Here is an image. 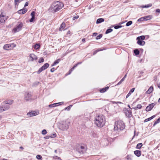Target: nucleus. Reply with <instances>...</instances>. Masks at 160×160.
Segmentation results:
<instances>
[{"label": "nucleus", "instance_id": "nucleus-28", "mask_svg": "<svg viewBox=\"0 0 160 160\" xmlns=\"http://www.w3.org/2000/svg\"><path fill=\"white\" fill-rule=\"evenodd\" d=\"M134 52L136 55H138L139 54V51L138 49L134 50Z\"/></svg>", "mask_w": 160, "mask_h": 160}, {"label": "nucleus", "instance_id": "nucleus-52", "mask_svg": "<svg viewBox=\"0 0 160 160\" xmlns=\"http://www.w3.org/2000/svg\"><path fill=\"white\" fill-rule=\"evenodd\" d=\"M63 103V102H61L56 103V105H57V106H59V105H61L62 103Z\"/></svg>", "mask_w": 160, "mask_h": 160}, {"label": "nucleus", "instance_id": "nucleus-45", "mask_svg": "<svg viewBox=\"0 0 160 160\" xmlns=\"http://www.w3.org/2000/svg\"><path fill=\"white\" fill-rule=\"evenodd\" d=\"M122 26L121 25H116L114 26V28L115 29H118L122 27Z\"/></svg>", "mask_w": 160, "mask_h": 160}, {"label": "nucleus", "instance_id": "nucleus-43", "mask_svg": "<svg viewBox=\"0 0 160 160\" xmlns=\"http://www.w3.org/2000/svg\"><path fill=\"white\" fill-rule=\"evenodd\" d=\"M72 106V105H70L69 106L66 107L65 109V110H68L69 111L70 110L71 107Z\"/></svg>", "mask_w": 160, "mask_h": 160}, {"label": "nucleus", "instance_id": "nucleus-23", "mask_svg": "<svg viewBox=\"0 0 160 160\" xmlns=\"http://www.w3.org/2000/svg\"><path fill=\"white\" fill-rule=\"evenodd\" d=\"M142 106L140 104H138L137 105L136 107H133V108L135 110H136L138 109H140L142 108Z\"/></svg>", "mask_w": 160, "mask_h": 160}, {"label": "nucleus", "instance_id": "nucleus-17", "mask_svg": "<svg viewBox=\"0 0 160 160\" xmlns=\"http://www.w3.org/2000/svg\"><path fill=\"white\" fill-rule=\"evenodd\" d=\"M66 26L64 22H63L61 24L59 30V31H62L65 28Z\"/></svg>", "mask_w": 160, "mask_h": 160}, {"label": "nucleus", "instance_id": "nucleus-49", "mask_svg": "<svg viewBox=\"0 0 160 160\" xmlns=\"http://www.w3.org/2000/svg\"><path fill=\"white\" fill-rule=\"evenodd\" d=\"M35 19V18L32 17V18L30 19L29 21L30 22H32Z\"/></svg>", "mask_w": 160, "mask_h": 160}, {"label": "nucleus", "instance_id": "nucleus-60", "mask_svg": "<svg viewBox=\"0 0 160 160\" xmlns=\"http://www.w3.org/2000/svg\"><path fill=\"white\" fill-rule=\"evenodd\" d=\"M158 87L160 88V82H158Z\"/></svg>", "mask_w": 160, "mask_h": 160}, {"label": "nucleus", "instance_id": "nucleus-25", "mask_svg": "<svg viewBox=\"0 0 160 160\" xmlns=\"http://www.w3.org/2000/svg\"><path fill=\"white\" fill-rule=\"evenodd\" d=\"M7 104H8L9 105L12 104L13 102V101L12 100H8L7 101H4Z\"/></svg>", "mask_w": 160, "mask_h": 160}, {"label": "nucleus", "instance_id": "nucleus-36", "mask_svg": "<svg viewBox=\"0 0 160 160\" xmlns=\"http://www.w3.org/2000/svg\"><path fill=\"white\" fill-rule=\"evenodd\" d=\"M56 136V134L55 133H54L53 134H51L50 136V137L51 138H54Z\"/></svg>", "mask_w": 160, "mask_h": 160}, {"label": "nucleus", "instance_id": "nucleus-13", "mask_svg": "<svg viewBox=\"0 0 160 160\" xmlns=\"http://www.w3.org/2000/svg\"><path fill=\"white\" fill-rule=\"evenodd\" d=\"M30 57L31 58V61H33L34 60H36L37 59V56L33 53L30 54Z\"/></svg>", "mask_w": 160, "mask_h": 160}, {"label": "nucleus", "instance_id": "nucleus-59", "mask_svg": "<svg viewBox=\"0 0 160 160\" xmlns=\"http://www.w3.org/2000/svg\"><path fill=\"white\" fill-rule=\"evenodd\" d=\"M49 137H50V136H46L44 138L46 139H48Z\"/></svg>", "mask_w": 160, "mask_h": 160}, {"label": "nucleus", "instance_id": "nucleus-32", "mask_svg": "<svg viewBox=\"0 0 160 160\" xmlns=\"http://www.w3.org/2000/svg\"><path fill=\"white\" fill-rule=\"evenodd\" d=\"M40 46L39 44H36L34 45V48L36 49H38L40 48Z\"/></svg>", "mask_w": 160, "mask_h": 160}, {"label": "nucleus", "instance_id": "nucleus-18", "mask_svg": "<svg viewBox=\"0 0 160 160\" xmlns=\"http://www.w3.org/2000/svg\"><path fill=\"white\" fill-rule=\"evenodd\" d=\"M135 90V88H132L127 95L126 98H128L131 94V93L133 92Z\"/></svg>", "mask_w": 160, "mask_h": 160}, {"label": "nucleus", "instance_id": "nucleus-42", "mask_svg": "<svg viewBox=\"0 0 160 160\" xmlns=\"http://www.w3.org/2000/svg\"><path fill=\"white\" fill-rule=\"evenodd\" d=\"M35 12L34 11H32L31 14L32 17L35 18Z\"/></svg>", "mask_w": 160, "mask_h": 160}, {"label": "nucleus", "instance_id": "nucleus-64", "mask_svg": "<svg viewBox=\"0 0 160 160\" xmlns=\"http://www.w3.org/2000/svg\"><path fill=\"white\" fill-rule=\"evenodd\" d=\"M80 148L81 149H84V147L83 146H81L80 147Z\"/></svg>", "mask_w": 160, "mask_h": 160}, {"label": "nucleus", "instance_id": "nucleus-48", "mask_svg": "<svg viewBox=\"0 0 160 160\" xmlns=\"http://www.w3.org/2000/svg\"><path fill=\"white\" fill-rule=\"evenodd\" d=\"M144 21V19L143 18V17L141 18H139L138 20V22L142 21Z\"/></svg>", "mask_w": 160, "mask_h": 160}, {"label": "nucleus", "instance_id": "nucleus-3", "mask_svg": "<svg viewBox=\"0 0 160 160\" xmlns=\"http://www.w3.org/2000/svg\"><path fill=\"white\" fill-rule=\"evenodd\" d=\"M125 127V125L123 122L119 121L117 122V123L115 124L114 129L115 131L117 130L119 132V131L123 130Z\"/></svg>", "mask_w": 160, "mask_h": 160}, {"label": "nucleus", "instance_id": "nucleus-55", "mask_svg": "<svg viewBox=\"0 0 160 160\" xmlns=\"http://www.w3.org/2000/svg\"><path fill=\"white\" fill-rule=\"evenodd\" d=\"M156 12L160 13V9H157L156 10Z\"/></svg>", "mask_w": 160, "mask_h": 160}, {"label": "nucleus", "instance_id": "nucleus-62", "mask_svg": "<svg viewBox=\"0 0 160 160\" xmlns=\"http://www.w3.org/2000/svg\"><path fill=\"white\" fill-rule=\"evenodd\" d=\"M104 89H105V90H106V91L107 90L108 88H109V87H107L105 88H104Z\"/></svg>", "mask_w": 160, "mask_h": 160}, {"label": "nucleus", "instance_id": "nucleus-1", "mask_svg": "<svg viewBox=\"0 0 160 160\" xmlns=\"http://www.w3.org/2000/svg\"><path fill=\"white\" fill-rule=\"evenodd\" d=\"M106 121L104 116L99 115L95 118V123L99 127H102L105 124Z\"/></svg>", "mask_w": 160, "mask_h": 160}, {"label": "nucleus", "instance_id": "nucleus-63", "mask_svg": "<svg viewBox=\"0 0 160 160\" xmlns=\"http://www.w3.org/2000/svg\"><path fill=\"white\" fill-rule=\"evenodd\" d=\"M104 89H105V90H106V91L107 90L108 88H109V87H107L105 88H104Z\"/></svg>", "mask_w": 160, "mask_h": 160}, {"label": "nucleus", "instance_id": "nucleus-6", "mask_svg": "<svg viewBox=\"0 0 160 160\" xmlns=\"http://www.w3.org/2000/svg\"><path fill=\"white\" fill-rule=\"evenodd\" d=\"M23 26V24L22 22H18L16 27H15L12 30V32L15 33L18 32L21 30Z\"/></svg>", "mask_w": 160, "mask_h": 160}, {"label": "nucleus", "instance_id": "nucleus-40", "mask_svg": "<svg viewBox=\"0 0 160 160\" xmlns=\"http://www.w3.org/2000/svg\"><path fill=\"white\" fill-rule=\"evenodd\" d=\"M127 158L128 160H132V159L131 156L130 155H128Z\"/></svg>", "mask_w": 160, "mask_h": 160}, {"label": "nucleus", "instance_id": "nucleus-47", "mask_svg": "<svg viewBox=\"0 0 160 160\" xmlns=\"http://www.w3.org/2000/svg\"><path fill=\"white\" fill-rule=\"evenodd\" d=\"M105 91H106V90H105L104 88L101 89L100 90V92H102V93L104 92Z\"/></svg>", "mask_w": 160, "mask_h": 160}, {"label": "nucleus", "instance_id": "nucleus-57", "mask_svg": "<svg viewBox=\"0 0 160 160\" xmlns=\"http://www.w3.org/2000/svg\"><path fill=\"white\" fill-rule=\"evenodd\" d=\"M98 34V33L96 32H94L93 33V36H96Z\"/></svg>", "mask_w": 160, "mask_h": 160}, {"label": "nucleus", "instance_id": "nucleus-27", "mask_svg": "<svg viewBox=\"0 0 160 160\" xmlns=\"http://www.w3.org/2000/svg\"><path fill=\"white\" fill-rule=\"evenodd\" d=\"M142 143H139L137 144L136 148L137 149H140L141 148L142 146Z\"/></svg>", "mask_w": 160, "mask_h": 160}, {"label": "nucleus", "instance_id": "nucleus-4", "mask_svg": "<svg viewBox=\"0 0 160 160\" xmlns=\"http://www.w3.org/2000/svg\"><path fill=\"white\" fill-rule=\"evenodd\" d=\"M69 124L70 122L68 120L63 121L59 126V128L62 131L66 130L68 128Z\"/></svg>", "mask_w": 160, "mask_h": 160}, {"label": "nucleus", "instance_id": "nucleus-24", "mask_svg": "<svg viewBox=\"0 0 160 160\" xmlns=\"http://www.w3.org/2000/svg\"><path fill=\"white\" fill-rule=\"evenodd\" d=\"M152 6V4H149L148 5H143L141 6V7L142 8H148L150 7H151Z\"/></svg>", "mask_w": 160, "mask_h": 160}, {"label": "nucleus", "instance_id": "nucleus-29", "mask_svg": "<svg viewBox=\"0 0 160 160\" xmlns=\"http://www.w3.org/2000/svg\"><path fill=\"white\" fill-rule=\"evenodd\" d=\"M60 61V59H58L57 60L55 61L53 63V65H52V66H54L55 65H56L57 64H58L59 63V62Z\"/></svg>", "mask_w": 160, "mask_h": 160}, {"label": "nucleus", "instance_id": "nucleus-51", "mask_svg": "<svg viewBox=\"0 0 160 160\" xmlns=\"http://www.w3.org/2000/svg\"><path fill=\"white\" fill-rule=\"evenodd\" d=\"M74 68L73 67H72L69 71V74H70L71 72L74 69Z\"/></svg>", "mask_w": 160, "mask_h": 160}, {"label": "nucleus", "instance_id": "nucleus-16", "mask_svg": "<svg viewBox=\"0 0 160 160\" xmlns=\"http://www.w3.org/2000/svg\"><path fill=\"white\" fill-rule=\"evenodd\" d=\"M134 154L137 157H139L141 155V152L139 150H136L134 152Z\"/></svg>", "mask_w": 160, "mask_h": 160}, {"label": "nucleus", "instance_id": "nucleus-11", "mask_svg": "<svg viewBox=\"0 0 160 160\" xmlns=\"http://www.w3.org/2000/svg\"><path fill=\"white\" fill-rule=\"evenodd\" d=\"M15 45L14 44H6L4 46L3 48L5 50H8L9 49H11L10 48L11 47H15Z\"/></svg>", "mask_w": 160, "mask_h": 160}, {"label": "nucleus", "instance_id": "nucleus-53", "mask_svg": "<svg viewBox=\"0 0 160 160\" xmlns=\"http://www.w3.org/2000/svg\"><path fill=\"white\" fill-rule=\"evenodd\" d=\"M19 0H15V5L17 4V2H19Z\"/></svg>", "mask_w": 160, "mask_h": 160}, {"label": "nucleus", "instance_id": "nucleus-31", "mask_svg": "<svg viewBox=\"0 0 160 160\" xmlns=\"http://www.w3.org/2000/svg\"><path fill=\"white\" fill-rule=\"evenodd\" d=\"M91 135L94 138H95L97 137V134L96 133H95L94 131H92L91 132Z\"/></svg>", "mask_w": 160, "mask_h": 160}, {"label": "nucleus", "instance_id": "nucleus-20", "mask_svg": "<svg viewBox=\"0 0 160 160\" xmlns=\"http://www.w3.org/2000/svg\"><path fill=\"white\" fill-rule=\"evenodd\" d=\"M155 115H153L150 118H147L145 120L144 122H146L148 121H149L151 120V119L153 118H155Z\"/></svg>", "mask_w": 160, "mask_h": 160}, {"label": "nucleus", "instance_id": "nucleus-44", "mask_svg": "<svg viewBox=\"0 0 160 160\" xmlns=\"http://www.w3.org/2000/svg\"><path fill=\"white\" fill-rule=\"evenodd\" d=\"M47 133V131L45 129H43L42 132V134L45 135Z\"/></svg>", "mask_w": 160, "mask_h": 160}, {"label": "nucleus", "instance_id": "nucleus-56", "mask_svg": "<svg viewBox=\"0 0 160 160\" xmlns=\"http://www.w3.org/2000/svg\"><path fill=\"white\" fill-rule=\"evenodd\" d=\"M123 81L121 80L117 84V85H119L122 83Z\"/></svg>", "mask_w": 160, "mask_h": 160}, {"label": "nucleus", "instance_id": "nucleus-2", "mask_svg": "<svg viewBox=\"0 0 160 160\" xmlns=\"http://www.w3.org/2000/svg\"><path fill=\"white\" fill-rule=\"evenodd\" d=\"M63 4L58 1L54 2L50 8V10L52 12H56L59 11L63 7Z\"/></svg>", "mask_w": 160, "mask_h": 160}, {"label": "nucleus", "instance_id": "nucleus-21", "mask_svg": "<svg viewBox=\"0 0 160 160\" xmlns=\"http://www.w3.org/2000/svg\"><path fill=\"white\" fill-rule=\"evenodd\" d=\"M153 87L151 86L148 89V90L146 92V93L147 94H149L152 92V91Z\"/></svg>", "mask_w": 160, "mask_h": 160}, {"label": "nucleus", "instance_id": "nucleus-19", "mask_svg": "<svg viewBox=\"0 0 160 160\" xmlns=\"http://www.w3.org/2000/svg\"><path fill=\"white\" fill-rule=\"evenodd\" d=\"M49 66V64L48 63H46L44 64L42 67L44 70L46 69Z\"/></svg>", "mask_w": 160, "mask_h": 160}, {"label": "nucleus", "instance_id": "nucleus-58", "mask_svg": "<svg viewBox=\"0 0 160 160\" xmlns=\"http://www.w3.org/2000/svg\"><path fill=\"white\" fill-rule=\"evenodd\" d=\"M28 5V2H26L25 4V5H24V7H25L26 6H27Z\"/></svg>", "mask_w": 160, "mask_h": 160}, {"label": "nucleus", "instance_id": "nucleus-10", "mask_svg": "<svg viewBox=\"0 0 160 160\" xmlns=\"http://www.w3.org/2000/svg\"><path fill=\"white\" fill-rule=\"evenodd\" d=\"M7 19V17L3 15L1 13L0 15V22L1 23H4Z\"/></svg>", "mask_w": 160, "mask_h": 160}, {"label": "nucleus", "instance_id": "nucleus-39", "mask_svg": "<svg viewBox=\"0 0 160 160\" xmlns=\"http://www.w3.org/2000/svg\"><path fill=\"white\" fill-rule=\"evenodd\" d=\"M57 106L56 105V103H54V104H50V105H49L48 106L50 108H52V107H55Z\"/></svg>", "mask_w": 160, "mask_h": 160}, {"label": "nucleus", "instance_id": "nucleus-38", "mask_svg": "<svg viewBox=\"0 0 160 160\" xmlns=\"http://www.w3.org/2000/svg\"><path fill=\"white\" fill-rule=\"evenodd\" d=\"M43 70H44L42 68V67H41L37 71V73L38 74H39Z\"/></svg>", "mask_w": 160, "mask_h": 160}, {"label": "nucleus", "instance_id": "nucleus-8", "mask_svg": "<svg viewBox=\"0 0 160 160\" xmlns=\"http://www.w3.org/2000/svg\"><path fill=\"white\" fill-rule=\"evenodd\" d=\"M39 112L38 111H32L31 112L28 113L27 114V115L29 117H31L36 116L38 115L39 114Z\"/></svg>", "mask_w": 160, "mask_h": 160}, {"label": "nucleus", "instance_id": "nucleus-30", "mask_svg": "<svg viewBox=\"0 0 160 160\" xmlns=\"http://www.w3.org/2000/svg\"><path fill=\"white\" fill-rule=\"evenodd\" d=\"M112 29L109 28L105 32V34H107L111 32L112 31Z\"/></svg>", "mask_w": 160, "mask_h": 160}, {"label": "nucleus", "instance_id": "nucleus-34", "mask_svg": "<svg viewBox=\"0 0 160 160\" xmlns=\"http://www.w3.org/2000/svg\"><path fill=\"white\" fill-rule=\"evenodd\" d=\"M160 122V118L158 119L153 124V126H155L156 124L159 123Z\"/></svg>", "mask_w": 160, "mask_h": 160}, {"label": "nucleus", "instance_id": "nucleus-37", "mask_svg": "<svg viewBox=\"0 0 160 160\" xmlns=\"http://www.w3.org/2000/svg\"><path fill=\"white\" fill-rule=\"evenodd\" d=\"M102 36V34H100L98 36L96 37V39H100Z\"/></svg>", "mask_w": 160, "mask_h": 160}, {"label": "nucleus", "instance_id": "nucleus-61", "mask_svg": "<svg viewBox=\"0 0 160 160\" xmlns=\"http://www.w3.org/2000/svg\"><path fill=\"white\" fill-rule=\"evenodd\" d=\"M78 64H79V63H77V64H76L75 65H74V66H73V67H74V68H75L77 66V65H78Z\"/></svg>", "mask_w": 160, "mask_h": 160}, {"label": "nucleus", "instance_id": "nucleus-26", "mask_svg": "<svg viewBox=\"0 0 160 160\" xmlns=\"http://www.w3.org/2000/svg\"><path fill=\"white\" fill-rule=\"evenodd\" d=\"M145 36H141L140 37H138L137 38V39H140L142 40H144L145 38Z\"/></svg>", "mask_w": 160, "mask_h": 160}, {"label": "nucleus", "instance_id": "nucleus-14", "mask_svg": "<svg viewBox=\"0 0 160 160\" xmlns=\"http://www.w3.org/2000/svg\"><path fill=\"white\" fill-rule=\"evenodd\" d=\"M27 11V10L26 8H23L18 10V12L19 14H23L25 13Z\"/></svg>", "mask_w": 160, "mask_h": 160}, {"label": "nucleus", "instance_id": "nucleus-9", "mask_svg": "<svg viewBox=\"0 0 160 160\" xmlns=\"http://www.w3.org/2000/svg\"><path fill=\"white\" fill-rule=\"evenodd\" d=\"M31 94L29 92H26L24 95V99L26 101H28L31 100Z\"/></svg>", "mask_w": 160, "mask_h": 160}, {"label": "nucleus", "instance_id": "nucleus-15", "mask_svg": "<svg viewBox=\"0 0 160 160\" xmlns=\"http://www.w3.org/2000/svg\"><path fill=\"white\" fill-rule=\"evenodd\" d=\"M138 40L137 43L140 45L143 46L145 44V42L143 40H140V39H137Z\"/></svg>", "mask_w": 160, "mask_h": 160}, {"label": "nucleus", "instance_id": "nucleus-35", "mask_svg": "<svg viewBox=\"0 0 160 160\" xmlns=\"http://www.w3.org/2000/svg\"><path fill=\"white\" fill-rule=\"evenodd\" d=\"M132 23V21H129L126 24V26H129L130 25H131Z\"/></svg>", "mask_w": 160, "mask_h": 160}, {"label": "nucleus", "instance_id": "nucleus-33", "mask_svg": "<svg viewBox=\"0 0 160 160\" xmlns=\"http://www.w3.org/2000/svg\"><path fill=\"white\" fill-rule=\"evenodd\" d=\"M143 18L144 19V20H145V21L148 20L150 19V17L149 16L143 17Z\"/></svg>", "mask_w": 160, "mask_h": 160}, {"label": "nucleus", "instance_id": "nucleus-7", "mask_svg": "<svg viewBox=\"0 0 160 160\" xmlns=\"http://www.w3.org/2000/svg\"><path fill=\"white\" fill-rule=\"evenodd\" d=\"M124 113L128 117L130 118L132 116V112L130 109H125L124 111Z\"/></svg>", "mask_w": 160, "mask_h": 160}, {"label": "nucleus", "instance_id": "nucleus-50", "mask_svg": "<svg viewBox=\"0 0 160 160\" xmlns=\"http://www.w3.org/2000/svg\"><path fill=\"white\" fill-rule=\"evenodd\" d=\"M79 18V16L78 15L76 16L75 17H74L72 18V19L73 20H75L76 19H77Z\"/></svg>", "mask_w": 160, "mask_h": 160}, {"label": "nucleus", "instance_id": "nucleus-54", "mask_svg": "<svg viewBox=\"0 0 160 160\" xmlns=\"http://www.w3.org/2000/svg\"><path fill=\"white\" fill-rule=\"evenodd\" d=\"M55 70V69H54V68H52L51 70H50V71L51 72H54Z\"/></svg>", "mask_w": 160, "mask_h": 160}, {"label": "nucleus", "instance_id": "nucleus-22", "mask_svg": "<svg viewBox=\"0 0 160 160\" xmlns=\"http://www.w3.org/2000/svg\"><path fill=\"white\" fill-rule=\"evenodd\" d=\"M104 21V19L102 18L98 19L96 21L97 23H99Z\"/></svg>", "mask_w": 160, "mask_h": 160}, {"label": "nucleus", "instance_id": "nucleus-5", "mask_svg": "<svg viewBox=\"0 0 160 160\" xmlns=\"http://www.w3.org/2000/svg\"><path fill=\"white\" fill-rule=\"evenodd\" d=\"M9 108V105L7 104L5 102H3L2 104V106L0 107V112L6 111Z\"/></svg>", "mask_w": 160, "mask_h": 160}, {"label": "nucleus", "instance_id": "nucleus-41", "mask_svg": "<svg viewBox=\"0 0 160 160\" xmlns=\"http://www.w3.org/2000/svg\"><path fill=\"white\" fill-rule=\"evenodd\" d=\"M39 63H40L41 62H44V59L42 58H40L38 61Z\"/></svg>", "mask_w": 160, "mask_h": 160}, {"label": "nucleus", "instance_id": "nucleus-12", "mask_svg": "<svg viewBox=\"0 0 160 160\" xmlns=\"http://www.w3.org/2000/svg\"><path fill=\"white\" fill-rule=\"evenodd\" d=\"M155 105L156 104L154 103L150 104L146 107V110L147 112L151 111Z\"/></svg>", "mask_w": 160, "mask_h": 160}, {"label": "nucleus", "instance_id": "nucleus-46", "mask_svg": "<svg viewBox=\"0 0 160 160\" xmlns=\"http://www.w3.org/2000/svg\"><path fill=\"white\" fill-rule=\"evenodd\" d=\"M36 158L38 159H41L42 158L41 156L39 155H37Z\"/></svg>", "mask_w": 160, "mask_h": 160}]
</instances>
